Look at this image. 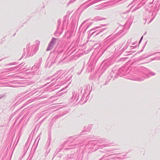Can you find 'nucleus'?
Returning a JSON list of instances; mask_svg holds the SVG:
<instances>
[{"mask_svg": "<svg viewBox=\"0 0 160 160\" xmlns=\"http://www.w3.org/2000/svg\"><path fill=\"white\" fill-rule=\"evenodd\" d=\"M106 141V138H102L97 140L88 141L84 146V150L83 151L82 153H84L85 151L89 152L90 151H88L89 150H91L92 152L95 151L98 149H102L110 146L111 144L110 143L101 145V143Z\"/></svg>", "mask_w": 160, "mask_h": 160, "instance_id": "1", "label": "nucleus"}, {"mask_svg": "<svg viewBox=\"0 0 160 160\" xmlns=\"http://www.w3.org/2000/svg\"><path fill=\"white\" fill-rule=\"evenodd\" d=\"M78 138L77 137H71L70 139L64 142L59 148L56 149V152L54 154L52 159L55 157L58 153L62 150H69L75 148V146L78 147L79 146L80 142L76 141L78 140Z\"/></svg>", "mask_w": 160, "mask_h": 160, "instance_id": "2", "label": "nucleus"}, {"mask_svg": "<svg viewBox=\"0 0 160 160\" xmlns=\"http://www.w3.org/2000/svg\"><path fill=\"white\" fill-rule=\"evenodd\" d=\"M134 72L138 73V77L133 79L136 81H141L145 79L148 78L152 76H155L156 73L143 67H139L134 69Z\"/></svg>", "mask_w": 160, "mask_h": 160, "instance_id": "3", "label": "nucleus"}, {"mask_svg": "<svg viewBox=\"0 0 160 160\" xmlns=\"http://www.w3.org/2000/svg\"><path fill=\"white\" fill-rule=\"evenodd\" d=\"M130 66L128 64H125L121 68L118 69V74L120 77H122L124 75H127L128 77V79L135 80L132 79L137 77L138 73L137 72H134V69L136 67L132 68V70H130Z\"/></svg>", "mask_w": 160, "mask_h": 160, "instance_id": "4", "label": "nucleus"}, {"mask_svg": "<svg viewBox=\"0 0 160 160\" xmlns=\"http://www.w3.org/2000/svg\"><path fill=\"white\" fill-rule=\"evenodd\" d=\"M40 42H39L35 45L34 46V45L30 47V43L28 44L27 45L26 49L24 48L23 49V53L22 57L21 58L19 59V60H21L25 55V51H28L26 57H29L30 56H32L33 55L35 54L36 52L38 49L39 46V45Z\"/></svg>", "mask_w": 160, "mask_h": 160, "instance_id": "5", "label": "nucleus"}, {"mask_svg": "<svg viewBox=\"0 0 160 160\" xmlns=\"http://www.w3.org/2000/svg\"><path fill=\"white\" fill-rule=\"evenodd\" d=\"M72 74H69L67 76V78L66 79L63 81H62L59 85H57L54 87V89H57L58 88V87L61 85H62L65 83L67 82H68V84L64 88L60 90L58 92V95L59 96L62 95L63 93L67 92V90L65 89L68 88V85L71 82V81H70L71 79L72 78Z\"/></svg>", "mask_w": 160, "mask_h": 160, "instance_id": "6", "label": "nucleus"}, {"mask_svg": "<svg viewBox=\"0 0 160 160\" xmlns=\"http://www.w3.org/2000/svg\"><path fill=\"white\" fill-rule=\"evenodd\" d=\"M106 25L105 24H101L100 26L95 27L91 29L88 32L89 33L88 37H90L93 35H94V37H95L98 35L100 33L102 32L103 31L106 29V28H101L102 27L106 26Z\"/></svg>", "mask_w": 160, "mask_h": 160, "instance_id": "7", "label": "nucleus"}, {"mask_svg": "<svg viewBox=\"0 0 160 160\" xmlns=\"http://www.w3.org/2000/svg\"><path fill=\"white\" fill-rule=\"evenodd\" d=\"M118 73V68H117V67H115L113 68L109 75L105 83L103 85H107L110 80H112V81H113L118 76H119Z\"/></svg>", "mask_w": 160, "mask_h": 160, "instance_id": "8", "label": "nucleus"}, {"mask_svg": "<svg viewBox=\"0 0 160 160\" xmlns=\"http://www.w3.org/2000/svg\"><path fill=\"white\" fill-rule=\"evenodd\" d=\"M88 20H89V19H87L84 21L82 23L79 28V31H81V32H82L83 30V32H85L86 31L87 29L92 24L91 23H88L87 22Z\"/></svg>", "mask_w": 160, "mask_h": 160, "instance_id": "9", "label": "nucleus"}, {"mask_svg": "<svg viewBox=\"0 0 160 160\" xmlns=\"http://www.w3.org/2000/svg\"><path fill=\"white\" fill-rule=\"evenodd\" d=\"M120 153H114L113 154H110L108 155H103L100 159L99 160H110L114 159L117 157V156L121 155Z\"/></svg>", "mask_w": 160, "mask_h": 160, "instance_id": "10", "label": "nucleus"}, {"mask_svg": "<svg viewBox=\"0 0 160 160\" xmlns=\"http://www.w3.org/2000/svg\"><path fill=\"white\" fill-rule=\"evenodd\" d=\"M102 0H90L84 3L82 6V8L83 9H85L88 8L91 5L99 2Z\"/></svg>", "mask_w": 160, "mask_h": 160, "instance_id": "11", "label": "nucleus"}, {"mask_svg": "<svg viewBox=\"0 0 160 160\" xmlns=\"http://www.w3.org/2000/svg\"><path fill=\"white\" fill-rule=\"evenodd\" d=\"M90 86L88 85L86 86H84L83 87V89H82L81 90V93H82L85 94H86V93L87 94V95H86L87 97L86 99L87 98L88 96L89 95L91 91V89L90 91Z\"/></svg>", "mask_w": 160, "mask_h": 160, "instance_id": "12", "label": "nucleus"}, {"mask_svg": "<svg viewBox=\"0 0 160 160\" xmlns=\"http://www.w3.org/2000/svg\"><path fill=\"white\" fill-rule=\"evenodd\" d=\"M57 74H58V75L57 77H55L54 78H53L52 80V82H53L50 85L51 87L54 86L55 84L53 83L54 81H57L59 78L61 76V75L63 74L64 73V71L62 70H61L59 71H57Z\"/></svg>", "mask_w": 160, "mask_h": 160, "instance_id": "13", "label": "nucleus"}, {"mask_svg": "<svg viewBox=\"0 0 160 160\" xmlns=\"http://www.w3.org/2000/svg\"><path fill=\"white\" fill-rule=\"evenodd\" d=\"M56 38H52L47 47L46 49L47 51L51 50L53 48L54 45L56 43Z\"/></svg>", "mask_w": 160, "mask_h": 160, "instance_id": "14", "label": "nucleus"}, {"mask_svg": "<svg viewBox=\"0 0 160 160\" xmlns=\"http://www.w3.org/2000/svg\"><path fill=\"white\" fill-rule=\"evenodd\" d=\"M125 29V28L123 27L121 29L118 33L112 36V35H110L109 36L107 37L106 39L107 40H108L109 39H111V40H113L116 37L120 35L122 33L124 32Z\"/></svg>", "mask_w": 160, "mask_h": 160, "instance_id": "15", "label": "nucleus"}, {"mask_svg": "<svg viewBox=\"0 0 160 160\" xmlns=\"http://www.w3.org/2000/svg\"><path fill=\"white\" fill-rule=\"evenodd\" d=\"M79 95V93H78L75 91L73 92H72V96L70 99V102H72L75 101V102H76L78 99Z\"/></svg>", "mask_w": 160, "mask_h": 160, "instance_id": "16", "label": "nucleus"}, {"mask_svg": "<svg viewBox=\"0 0 160 160\" xmlns=\"http://www.w3.org/2000/svg\"><path fill=\"white\" fill-rule=\"evenodd\" d=\"M61 19H58L57 21V30L54 33V34L58 36L60 35L62 33V31L61 32L59 31L60 26L61 25Z\"/></svg>", "mask_w": 160, "mask_h": 160, "instance_id": "17", "label": "nucleus"}, {"mask_svg": "<svg viewBox=\"0 0 160 160\" xmlns=\"http://www.w3.org/2000/svg\"><path fill=\"white\" fill-rule=\"evenodd\" d=\"M91 126V125H90L89 126L88 125V127H87L84 130H82L81 134L83 135L84 134H87V133L85 132H89L91 129V127H90Z\"/></svg>", "mask_w": 160, "mask_h": 160, "instance_id": "18", "label": "nucleus"}, {"mask_svg": "<svg viewBox=\"0 0 160 160\" xmlns=\"http://www.w3.org/2000/svg\"><path fill=\"white\" fill-rule=\"evenodd\" d=\"M148 15L149 16H152V18L150 19V20L148 22V24H149L154 19V18L155 17V16H153V13L152 12L150 11L149 12Z\"/></svg>", "mask_w": 160, "mask_h": 160, "instance_id": "19", "label": "nucleus"}, {"mask_svg": "<svg viewBox=\"0 0 160 160\" xmlns=\"http://www.w3.org/2000/svg\"><path fill=\"white\" fill-rule=\"evenodd\" d=\"M104 19H105V18H102L99 16H97V17L94 18L93 19V20L94 21L97 22L98 21H101V20H104Z\"/></svg>", "mask_w": 160, "mask_h": 160, "instance_id": "20", "label": "nucleus"}, {"mask_svg": "<svg viewBox=\"0 0 160 160\" xmlns=\"http://www.w3.org/2000/svg\"><path fill=\"white\" fill-rule=\"evenodd\" d=\"M65 114L66 113H64V112H60V113L59 115H56L54 117V118H53V119H56L58 118H59L61 117L62 116L64 115H65Z\"/></svg>", "mask_w": 160, "mask_h": 160, "instance_id": "21", "label": "nucleus"}, {"mask_svg": "<svg viewBox=\"0 0 160 160\" xmlns=\"http://www.w3.org/2000/svg\"><path fill=\"white\" fill-rule=\"evenodd\" d=\"M143 5V3H141V2L139 3L138 5L134 8V11H135L139 9L140 7L142 6Z\"/></svg>", "mask_w": 160, "mask_h": 160, "instance_id": "22", "label": "nucleus"}, {"mask_svg": "<svg viewBox=\"0 0 160 160\" xmlns=\"http://www.w3.org/2000/svg\"><path fill=\"white\" fill-rule=\"evenodd\" d=\"M143 5V3H141V2L139 3L138 5L134 8V11H135L139 9L140 7L142 6Z\"/></svg>", "mask_w": 160, "mask_h": 160, "instance_id": "23", "label": "nucleus"}, {"mask_svg": "<svg viewBox=\"0 0 160 160\" xmlns=\"http://www.w3.org/2000/svg\"><path fill=\"white\" fill-rule=\"evenodd\" d=\"M143 5V3H141V2L139 3L138 5L134 8V11H135L139 9L140 7L142 6Z\"/></svg>", "mask_w": 160, "mask_h": 160, "instance_id": "24", "label": "nucleus"}, {"mask_svg": "<svg viewBox=\"0 0 160 160\" xmlns=\"http://www.w3.org/2000/svg\"><path fill=\"white\" fill-rule=\"evenodd\" d=\"M51 142V140L50 139H49L48 140L46 144L45 145V147L46 148H48L49 147L50 144Z\"/></svg>", "mask_w": 160, "mask_h": 160, "instance_id": "25", "label": "nucleus"}, {"mask_svg": "<svg viewBox=\"0 0 160 160\" xmlns=\"http://www.w3.org/2000/svg\"><path fill=\"white\" fill-rule=\"evenodd\" d=\"M139 1L138 0H133L132 2L129 5L132 4L135 5L136 4L138 3Z\"/></svg>", "mask_w": 160, "mask_h": 160, "instance_id": "26", "label": "nucleus"}, {"mask_svg": "<svg viewBox=\"0 0 160 160\" xmlns=\"http://www.w3.org/2000/svg\"><path fill=\"white\" fill-rule=\"evenodd\" d=\"M127 0H118L117 3L118 4H121L125 2Z\"/></svg>", "mask_w": 160, "mask_h": 160, "instance_id": "27", "label": "nucleus"}, {"mask_svg": "<svg viewBox=\"0 0 160 160\" xmlns=\"http://www.w3.org/2000/svg\"><path fill=\"white\" fill-rule=\"evenodd\" d=\"M128 43L124 46L123 48L121 49V52H122L124 51L126 49L128 48Z\"/></svg>", "mask_w": 160, "mask_h": 160, "instance_id": "28", "label": "nucleus"}, {"mask_svg": "<svg viewBox=\"0 0 160 160\" xmlns=\"http://www.w3.org/2000/svg\"><path fill=\"white\" fill-rule=\"evenodd\" d=\"M158 52H156V53H158ZM155 54V53H153V54H150L149 55H147L145 56H144V55H142V58H148L152 55H153L154 54Z\"/></svg>", "mask_w": 160, "mask_h": 160, "instance_id": "29", "label": "nucleus"}, {"mask_svg": "<svg viewBox=\"0 0 160 160\" xmlns=\"http://www.w3.org/2000/svg\"><path fill=\"white\" fill-rule=\"evenodd\" d=\"M11 68H5L4 69V72H8L9 71H12L13 70V69Z\"/></svg>", "mask_w": 160, "mask_h": 160, "instance_id": "30", "label": "nucleus"}, {"mask_svg": "<svg viewBox=\"0 0 160 160\" xmlns=\"http://www.w3.org/2000/svg\"><path fill=\"white\" fill-rule=\"evenodd\" d=\"M28 143V141L26 143L25 146V147L24 148V152L25 151V152L24 154H23V156L25 155V153L27 151L28 149V148H27L28 146V145H27Z\"/></svg>", "mask_w": 160, "mask_h": 160, "instance_id": "31", "label": "nucleus"}, {"mask_svg": "<svg viewBox=\"0 0 160 160\" xmlns=\"http://www.w3.org/2000/svg\"><path fill=\"white\" fill-rule=\"evenodd\" d=\"M66 18H64V19H63L62 26L61 28L62 30L63 29L64 24L66 23Z\"/></svg>", "mask_w": 160, "mask_h": 160, "instance_id": "32", "label": "nucleus"}, {"mask_svg": "<svg viewBox=\"0 0 160 160\" xmlns=\"http://www.w3.org/2000/svg\"><path fill=\"white\" fill-rule=\"evenodd\" d=\"M83 94V95L82 96V97L80 99V102H81L82 101L84 100V98H85V97L86 96V95H85V94H84L83 93H82Z\"/></svg>", "mask_w": 160, "mask_h": 160, "instance_id": "33", "label": "nucleus"}, {"mask_svg": "<svg viewBox=\"0 0 160 160\" xmlns=\"http://www.w3.org/2000/svg\"><path fill=\"white\" fill-rule=\"evenodd\" d=\"M113 149H111V150H105V149H104V150H99V152H101L103 153L105 152V151H113Z\"/></svg>", "mask_w": 160, "mask_h": 160, "instance_id": "34", "label": "nucleus"}, {"mask_svg": "<svg viewBox=\"0 0 160 160\" xmlns=\"http://www.w3.org/2000/svg\"><path fill=\"white\" fill-rule=\"evenodd\" d=\"M62 55L60 54H58L56 57L55 58V61H56Z\"/></svg>", "mask_w": 160, "mask_h": 160, "instance_id": "35", "label": "nucleus"}, {"mask_svg": "<svg viewBox=\"0 0 160 160\" xmlns=\"http://www.w3.org/2000/svg\"><path fill=\"white\" fill-rule=\"evenodd\" d=\"M19 67H20V66H19V65H18V66H16L15 67H12L11 68V69H13V70H14L15 69H17Z\"/></svg>", "mask_w": 160, "mask_h": 160, "instance_id": "36", "label": "nucleus"}, {"mask_svg": "<svg viewBox=\"0 0 160 160\" xmlns=\"http://www.w3.org/2000/svg\"><path fill=\"white\" fill-rule=\"evenodd\" d=\"M19 67H20V66H19V65H18V66H16L15 67H12L11 68V69H13V70H14L15 69H17Z\"/></svg>", "mask_w": 160, "mask_h": 160, "instance_id": "37", "label": "nucleus"}, {"mask_svg": "<svg viewBox=\"0 0 160 160\" xmlns=\"http://www.w3.org/2000/svg\"><path fill=\"white\" fill-rule=\"evenodd\" d=\"M76 0H70L68 2V5L71 4V3H73V2H74L75 1H76Z\"/></svg>", "mask_w": 160, "mask_h": 160, "instance_id": "38", "label": "nucleus"}, {"mask_svg": "<svg viewBox=\"0 0 160 160\" xmlns=\"http://www.w3.org/2000/svg\"><path fill=\"white\" fill-rule=\"evenodd\" d=\"M5 95V93H3L0 95V99L4 97Z\"/></svg>", "mask_w": 160, "mask_h": 160, "instance_id": "39", "label": "nucleus"}, {"mask_svg": "<svg viewBox=\"0 0 160 160\" xmlns=\"http://www.w3.org/2000/svg\"><path fill=\"white\" fill-rule=\"evenodd\" d=\"M41 63H38V65L35 68L38 69L39 67L40 66Z\"/></svg>", "mask_w": 160, "mask_h": 160, "instance_id": "40", "label": "nucleus"}, {"mask_svg": "<svg viewBox=\"0 0 160 160\" xmlns=\"http://www.w3.org/2000/svg\"><path fill=\"white\" fill-rule=\"evenodd\" d=\"M11 63H12V65H14L17 64H18V62H12Z\"/></svg>", "mask_w": 160, "mask_h": 160, "instance_id": "41", "label": "nucleus"}, {"mask_svg": "<svg viewBox=\"0 0 160 160\" xmlns=\"http://www.w3.org/2000/svg\"><path fill=\"white\" fill-rule=\"evenodd\" d=\"M109 65L108 63L106 65H105V66L103 68V69L104 70L106 68V67H107Z\"/></svg>", "mask_w": 160, "mask_h": 160, "instance_id": "42", "label": "nucleus"}, {"mask_svg": "<svg viewBox=\"0 0 160 160\" xmlns=\"http://www.w3.org/2000/svg\"><path fill=\"white\" fill-rule=\"evenodd\" d=\"M25 64V63H24V62H22V63L19 64V66L20 67L21 66H22L23 65H24Z\"/></svg>", "mask_w": 160, "mask_h": 160, "instance_id": "43", "label": "nucleus"}, {"mask_svg": "<svg viewBox=\"0 0 160 160\" xmlns=\"http://www.w3.org/2000/svg\"><path fill=\"white\" fill-rule=\"evenodd\" d=\"M10 65H12L11 63H9L8 64H5V65H4L5 66H10Z\"/></svg>", "mask_w": 160, "mask_h": 160, "instance_id": "44", "label": "nucleus"}, {"mask_svg": "<svg viewBox=\"0 0 160 160\" xmlns=\"http://www.w3.org/2000/svg\"><path fill=\"white\" fill-rule=\"evenodd\" d=\"M10 65H12L11 63H9L8 64H5V65H4L5 66H10Z\"/></svg>", "mask_w": 160, "mask_h": 160, "instance_id": "45", "label": "nucleus"}, {"mask_svg": "<svg viewBox=\"0 0 160 160\" xmlns=\"http://www.w3.org/2000/svg\"><path fill=\"white\" fill-rule=\"evenodd\" d=\"M125 156H126V155H119V156H120V158H123V157H125Z\"/></svg>", "mask_w": 160, "mask_h": 160, "instance_id": "46", "label": "nucleus"}, {"mask_svg": "<svg viewBox=\"0 0 160 160\" xmlns=\"http://www.w3.org/2000/svg\"><path fill=\"white\" fill-rule=\"evenodd\" d=\"M42 58H40L39 59V62L38 63H41L42 62Z\"/></svg>", "mask_w": 160, "mask_h": 160, "instance_id": "47", "label": "nucleus"}, {"mask_svg": "<svg viewBox=\"0 0 160 160\" xmlns=\"http://www.w3.org/2000/svg\"><path fill=\"white\" fill-rule=\"evenodd\" d=\"M143 36H142L141 37V38H140V40H139V43H140L141 42L142 40L143 39Z\"/></svg>", "mask_w": 160, "mask_h": 160, "instance_id": "48", "label": "nucleus"}, {"mask_svg": "<svg viewBox=\"0 0 160 160\" xmlns=\"http://www.w3.org/2000/svg\"><path fill=\"white\" fill-rule=\"evenodd\" d=\"M130 18H131V21L130 22H131V23H132V20L133 19L134 17L133 16L132 17V16H131Z\"/></svg>", "mask_w": 160, "mask_h": 160, "instance_id": "49", "label": "nucleus"}, {"mask_svg": "<svg viewBox=\"0 0 160 160\" xmlns=\"http://www.w3.org/2000/svg\"><path fill=\"white\" fill-rule=\"evenodd\" d=\"M30 73L31 74H33V75H34L36 73L35 72H30Z\"/></svg>", "mask_w": 160, "mask_h": 160, "instance_id": "50", "label": "nucleus"}, {"mask_svg": "<svg viewBox=\"0 0 160 160\" xmlns=\"http://www.w3.org/2000/svg\"><path fill=\"white\" fill-rule=\"evenodd\" d=\"M83 69H82L81 72H77V74H78V75H79L81 74V72H82V70H83Z\"/></svg>", "mask_w": 160, "mask_h": 160, "instance_id": "51", "label": "nucleus"}, {"mask_svg": "<svg viewBox=\"0 0 160 160\" xmlns=\"http://www.w3.org/2000/svg\"><path fill=\"white\" fill-rule=\"evenodd\" d=\"M125 59L124 58H120V60H119L120 61H124L125 60Z\"/></svg>", "mask_w": 160, "mask_h": 160, "instance_id": "52", "label": "nucleus"}, {"mask_svg": "<svg viewBox=\"0 0 160 160\" xmlns=\"http://www.w3.org/2000/svg\"><path fill=\"white\" fill-rule=\"evenodd\" d=\"M38 141H39V140ZM38 143H37L36 146L34 148V151H35L36 149V148H37V145H38Z\"/></svg>", "mask_w": 160, "mask_h": 160, "instance_id": "53", "label": "nucleus"}, {"mask_svg": "<svg viewBox=\"0 0 160 160\" xmlns=\"http://www.w3.org/2000/svg\"><path fill=\"white\" fill-rule=\"evenodd\" d=\"M71 37V35H70V36H68V37H67V39H70V38Z\"/></svg>", "mask_w": 160, "mask_h": 160, "instance_id": "54", "label": "nucleus"}, {"mask_svg": "<svg viewBox=\"0 0 160 160\" xmlns=\"http://www.w3.org/2000/svg\"><path fill=\"white\" fill-rule=\"evenodd\" d=\"M65 160H72V159L66 158Z\"/></svg>", "mask_w": 160, "mask_h": 160, "instance_id": "55", "label": "nucleus"}, {"mask_svg": "<svg viewBox=\"0 0 160 160\" xmlns=\"http://www.w3.org/2000/svg\"><path fill=\"white\" fill-rule=\"evenodd\" d=\"M110 45H107L106 46V49H107L110 46Z\"/></svg>", "mask_w": 160, "mask_h": 160, "instance_id": "56", "label": "nucleus"}, {"mask_svg": "<svg viewBox=\"0 0 160 160\" xmlns=\"http://www.w3.org/2000/svg\"><path fill=\"white\" fill-rule=\"evenodd\" d=\"M80 15H78V20H79V18H80Z\"/></svg>", "mask_w": 160, "mask_h": 160, "instance_id": "57", "label": "nucleus"}, {"mask_svg": "<svg viewBox=\"0 0 160 160\" xmlns=\"http://www.w3.org/2000/svg\"><path fill=\"white\" fill-rule=\"evenodd\" d=\"M156 58H153L152 59H151V61H152V60H154Z\"/></svg>", "mask_w": 160, "mask_h": 160, "instance_id": "58", "label": "nucleus"}, {"mask_svg": "<svg viewBox=\"0 0 160 160\" xmlns=\"http://www.w3.org/2000/svg\"><path fill=\"white\" fill-rule=\"evenodd\" d=\"M66 37V35L65 34L64 35H63V38H64L65 37Z\"/></svg>", "mask_w": 160, "mask_h": 160, "instance_id": "59", "label": "nucleus"}, {"mask_svg": "<svg viewBox=\"0 0 160 160\" xmlns=\"http://www.w3.org/2000/svg\"><path fill=\"white\" fill-rule=\"evenodd\" d=\"M21 116L20 115H19L18 116V118H20L21 117Z\"/></svg>", "mask_w": 160, "mask_h": 160, "instance_id": "60", "label": "nucleus"}, {"mask_svg": "<svg viewBox=\"0 0 160 160\" xmlns=\"http://www.w3.org/2000/svg\"><path fill=\"white\" fill-rule=\"evenodd\" d=\"M86 102V99H85V100L84 101V102H83L82 103H85Z\"/></svg>", "mask_w": 160, "mask_h": 160, "instance_id": "61", "label": "nucleus"}, {"mask_svg": "<svg viewBox=\"0 0 160 160\" xmlns=\"http://www.w3.org/2000/svg\"><path fill=\"white\" fill-rule=\"evenodd\" d=\"M74 50H73V51H72L71 52V54H72L73 53V52H74Z\"/></svg>", "mask_w": 160, "mask_h": 160, "instance_id": "62", "label": "nucleus"}, {"mask_svg": "<svg viewBox=\"0 0 160 160\" xmlns=\"http://www.w3.org/2000/svg\"><path fill=\"white\" fill-rule=\"evenodd\" d=\"M49 78H47L46 79V80H48L49 79Z\"/></svg>", "mask_w": 160, "mask_h": 160, "instance_id": "63", "label": "nucleus"}, {"mask_svg": "<svg viewBox=\"0 0 160 160\" xmlns=\"http://www.w3.org/2000/svg\"><path fill=\"white\" fill-rule=\"evenodd\" d=\"M49 83V82H48V83H46L45 85H48Z\"/></svg>", "mask_w": 160, "mask_h": 160, "instance_id": "64", "label": "nucleus"}]
</instances>
